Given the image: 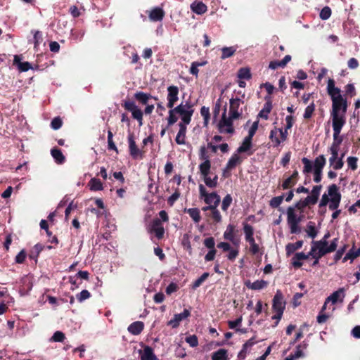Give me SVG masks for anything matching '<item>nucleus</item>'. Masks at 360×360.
<instances>
[{
	"label": "nucleus",
	"instance_id": "f03ea898",
	"mask_svg": "<svg viewBox=\"0 0 360 360\" xmlns=\"http://www.w3.org/2000/svg\"><path fill=\"white\" fill-rule=\"evenodd\" d=\"M194 104L190 101H187L185 103L181 102L179 105L169 110V115L167 117V127L173 125L178 121L179 115L181 118V122L179 124H189L191 122V118L194 112Z\"/></svg>",
	"mask_w": 360,
	"mask_h": 360
},
{
	"label": "nucleus",
	"instance_id": "4be33fe9",
	"mask_svg": "<svg viewBox=\"0 0 360 360\" xmlns=\"http://www.w3.org/2000/svg\"><path fill=\"white\" fill-rule=\"evenodd\" d=\"M179 129L175 139V141L179 145L185 144V138L187 130V125L184 124H178Z\"/></svg>",
	"mask_w": 360,
	"mask_h": 360
},
{
	"label": "nucleus",
	"instance_id": "0e129e2a",
	"mask_svg": "<svg viewBox=\"0 0 360 360\" xmlns=\"http://www.w3.org/2000/svg\"><path fill=\"white\" fill-rule=\"evenodd\" d=\"M62 120L59 117L53 118L51 122V127L55 130L60 129L62 127Z\"/></svg>",
	"mask_w": 360,
	"mask_h": 360
},
{
	"label": "nucleus",
	"instance_id": "6e6552de",
	"mask_svg": "<svg viewBox=\"0 0 360 360\" xmlns=\"http://www.w3.org/2000/svg\"><path fill=\"white\" fill-rule=\"evenodd\" d=\"M287 221L288 225H298L304 218V214L298 212L295 207H289L287 209Z\"/></svg>",
	"mask_w": 360,
	"mask_h": 360
},
{
	"label": "nucleus",
	"instance_id": "aec40b11",
	"mask_svg": "<svg viewBox=\"0 0 360 360\" xmlns=\"http://www.w3.org/2000/svg\"><path fill=\"white\" fill-rule=\"evenodd\" d=\"M224 238L231 241L234 245L240 242V236L235 231L233 226H229L224 234Z\"/></svg>",
	"mask_w": 360,
	"mask_h": 360
},
{
	"label": "nucleus",
	"instance_id": "338daca9",
	"mask_svg": "<svg viewBox=\"0 0 360 360\" xmlns=\"http://www.w3.org/2000/svg\"><path fill=\"white\" fill-rule=\"evenodd\" d=\"M346 95L353 97L356 95V89L353 84H348L345 86Z\"/></svg>",
	"mask_w": 360,
	"mask_h": 360
},
{
	"label": "nucleus",
	"instance_id": "5fc2aeb1",
	"mask_svg": "<svg viewBox=\"0 0 360 360\" xmlns=\"http://www.w3.org/2000/svg\"><path fill=\"white\" fill-rule=\"evenodd\" d=\"M332 11L329 6L323 7L319 14L320 18L326 20H328L331 15Z\"/></svg>",
	"mask_w": 360,
	"mask_h": 360
},
{
	"label": "nucleus",
	"instance_id": "7c9ffc66",
	"mask_svg": "<svg viewBox=\"0 0 360 360\" xmlns=\"http://www.w3.org/2000/svg\"><path fill=\"white\" fill-rule=\"evenodd\" d=\"M148 232L150 234L151 238L155 237L158 239L162 238L165 230L163 226H149Z\"/></svg>",
	"mask_w": 360,
	"mask_h": 360
},
{
	"label": "nucleus",
	"instance_id": "49530a36",
	"mask_svg": "<svg viewBox=\"0 0 360 360\" xmlns=\"http://www.w3.org/2000/svg\"><path fill=\"white\" fill-rule=\"evenodd\" d=\"M302 162L304 165V168H303V173L304 174H309V173H311L312 172V170H314V166L312 165V163L307 158H303L302 159Z\"/></svg>",
	"mask_w": 360,
	"mask_h": 360
},
{
	"label": "nucleus",
	"instance_id": "f8f14e48",
	"mask_svg": "<svg viewBox=\"0 0 360 360\" xmlns=\"http://www.w3.org/2000/svg\"><path fill=\"white\" fill-rule=\"evenodd\" d=\"M243 101L238 98H231L229 101V115H232L233 118H240L242 115V110L239 111L238 109Z\"/></svg>",
	"mask_w": 360,
	"mask_h": 360
},
{
	"label": "nucleus",
	"instance_id": "72a5a7b5",
	"mask_svg": "<svg viewBox=\"0 0 360 360\" xmlns=\"http://www.w3.org/2000/svg\"><path fill=\"white\" fill-rule=\"evenodd\" d=\"M309 205H312L311 201L307 200L306 197L304 200H300L297 202L292 207H295L298 212L304 214V209Z\"/></svg>",
	"mask_w": 360,
	"mask_h": 360
},
{
	"label": "nucleus",
	"instance_id": "f257e3e1",
	"mask_svg": "<svg viewBox=\"0 0 360 360\" xmlns=\"http://www.w3.org/2000/svg\"><path fill=\"white\" fill-rule=\"evenodd\" d=\"M335 84L333 79L330 78L328 80L327 92L332 101L330 110L332 124H345V115L348 108L347 101L342 96L340 89L336 87Z\"/></svg>",
	"mask_w": 360,
	"mask_h": 360
},
{
	"label": "nucleus",
	"instance_id": "f3484780",
	"mask_svg": "<svg viewBox=\"0 0 360 360\" xmlns=\"http://www.w3.org/2000/svg\"><path fill=\"white\" fill-rule=\"evenodd\" d=\"M345 297V289L343 288L338 289L333 292L330 296L326 298V302H330L335 304L337 302H342Z\"/></svg>",
	"mask_w": 360,
	"mask_h": 360
},
{
	"label": "nucleus",
	"instance_id": "39448f33",
	"mask_svg": "<svg viewBox=\"0 0 360 360\" xmlns=\"http://www.w3.org/2000/svg\"><path fill=\"white\" fill-rule=\"evenodd\" d=\"M200 196L209 206H218L220 202V197L215 192L208 193L202 184L199 186Z\"/></svg>",
	"mask_w": 360,
	"mask_h": 360
},
{
	"label": "nucleus",
	"instance_id": "dca6fc26",
	"mask_svg": "<svg viewBox=\"0 0 360 360\" xmlns=\"http://www.w3.org/2000/svg\"><path fill=\"white\" fill-rule=\"evenodd\" d=\"M285 303L283 301V297L280 290H278L273 299V309L274 311H284Z\"/></svg>",
	"mask_w": 360,
	"mask_h": 360
},
{
	"label": "nucleus",
	"instance_id": "13d9d810",
	"mask_svg": "<svg viewBox=\"0 0 360 360\" xmlns=\"http://www.w3.org/2000/svg\"><path fill=\"white\" fill-rule=\"evenodd\" d=\"M315 110V104L312 102L310 105H309L304 110V118L307 120L311 117L313 112Z\"/></svg>",
	"mask_w": 360,
	"mask_h": 360
},
{
	"label": "nucleus",
	"instance_id": "c9c22d12",
	"mask_svg": "<svg viewBox=\"0 0 360 360\" xmlns=\"http://www.w3.org/2000/svg\"><path fill=\"white\" fill-rule=\"evenodd\" d=\"M326 160L323 155L316 157L314 161V169L323 170L326 165Z\"/></svg>",
	"mask_w": 360,
	"mask_h": 360
},
{
	"label": "nucleus",
	"instance_id": "bf43d9fd",
	"mask_svg": "<svg viewBox=\"0 0 360 360\" xmlns=\"http://www.w3.org/2000/svg\"><path fill=\"white\" fill-rule=\"evenodd\" d=\"M231 202H232V197L231 196L230 194H227L224 198V199L222 200L221 209L224 211H226L229 208V207L230 206Z\"/></svg>",
	"mask_w": 360,
	"mask_h": 360
},
{
	"label": "nucleus",
	"instance_id": "a18cd8bd",
	"mask_svg": "<svg viewBox=\"0 0 360 360\" xmlns=\"http://www.w3.org/2000/svg\"><path fill=\"white\" fill-rule=\"evenodd\" d=\"M113 134L111 130L108 131V150H114L118 153L117 148L113 141Z\"/></svg>",
	"mask_w": 360,
	"mask_h": 360
},
{
	"label": "nucleus",
	"instance_id": "393cba45",
	"mask_svg": "<svg viewBox=\"0 0 360 360\" xmlns=\"http://www.w3.org/2000/svg\"><path fill=\"white\" fill-rule=\"evenodd\" d=\"M245 285L249 289L257 290L266 288L268 285V283L264 280H257L255 282H250V281H248L245 283Z\"/></svg>",
	"mask_w": 360,
	"mask_h": 360
},
{
	"label": "nucleus",
	"instance_id": "052dcab7",
	"mask_svg": "<svg viewBox=\"0 0 360 360\" xmlns=\"http://www.w3.org/2000/svg\"><path fill=\"white\" fill-rule=\"evenodd\" d=\"M318 226H307V229L305 230L307 236L309 238H314L319 232Z\"/></svg>",
	"mask_w": 360,
	"mask_h": 360
},
{
	"label": "nucleus",
	"instance_id": "58836bf2",
	"mask_svg": "<svg viewBox=\"0 0 360 360\" xmlns=\"http://www.w3.org/2000/svg\"><path fill=\"white\" fill-rule=\"evenodd\" d=\"M303 245V242L302 240H298L294 243H289L286 245L285 250L287 255L292 254L295 250L302 248Z\"/></svg>",
	"mask_w": 360,
	"mask_h": 360
},
{
	"label": "nucleus",
	"instance_id": "e2e57ef3",
	"mask_svg": "<svg viewBox=\"0 0 360 360\" xmlns=\"http://www.w3.org/2000/svg\"><path fill=\"white\" fill-rule=\"evenodd\" d=\"M91 294L87 290H83L80 293L77 295V299L79 302H82L85 300L89 298Z\"/></svg>",
	"mask_w": 360,
	"mask_h": 360
},
{
	"label": "nucleus",
	"instance_id": "603ef678",
	"mask_svg": "<svg viewBox=\"0 0 360 360\" xmlns=\"http://www.w3.org/2000/svg\"><path fill=\"white\" fill-rule=\"evenodd\" d=\"M200 114L203 117L205 126H207L210 118L209 108L202 106L200 109Z\"/></svg>",
	"mask_w": 360,
	"mask_h": 360
},
{
	"label": "nucleus",
	"instance_id": "79ce46f5",
	"mask_svg": "<svg viewBox=\"0 0 360 360\" xmlns=\"http://www.w3.org/2000/svg\"><path fill=\"white\" fill-rule=\"evenodd\" d=\"M200 172L201 175L203 177V181H204L205 185L211 188H215V186L213 184L214 181H212V179L209 176L210 169H207L206 171H200Z\"/></svg>",
	"mask_w": 360,
	"mask_h": 360
},
{
	"label": "nucleus",
	"instance_id": "ea45409f",
	"mask_svg": "<svg viewBox=\"0 0 360 360\" xmlns=\"http://www.w3.org/2000/svg\"><path fill=\"white\" fill-rule=\"evenodd\" d=\"M238 77L240 79L249 80L252 78L250 70L248 68H241L238 71Z\"/></svg>",
	"mask_w": 360,
	"mask_h": 360
},
{
	"label": "nucleus",
	"instance_id": "412c9836",
	"mask_svg": "<svg viewBox=\"0 0 360 360\" xmlns=\"http://www.w3.org/2000/svg\"><path fill=\"white\" fill-rule=\"evenodd\" d=\"M291 56L286 55L281 60H273L269 64V68L276 70L278 68H285L286 65L291 60Z\"/></svg>",
	"mask_w": 360,
	"mask_h": 360
},
{
	"label": "nucleus",
	"instance_id": "c03bdc74",
	"mask_svg": "<svg viewBox=\"0 0 360 360\" xmlns=\"http://www.w3.org/2000/svg\"><path fill=\"white\" fill-rule=\"evenodd\" d=\"M217 206H208L206 208H205V210H210L212 218L214 219L215 222L218 223L221 221V217L219 210L217 209Z\"/></svg>",
	"mask_w": 360,
	"mask_h": 360
},
{
	"label": "nucleus",
	"instance_id": "473e14b6",
	"mask_svg": "<svg viewBox=\"0 0 360 360\" xmlns=\"http://www.w3.org/2000/svg\"><path fill=\"white\" fill-rule=\"evenodd\" d=\"M242 162V159L238 154H233L226 164V169H232Z\"/></svg>",
	"mask_w": 360,
	"mask_h": 360
},
{
	"label": "nucleus",
	"instance_id": "6ab92c4d",
	"mask_svg": "<svg viewBox=\"0 0 360 360\" xmlns=\"http://www.w3.org/2000/svg\"><path fill=\"white\" fill-rule=\"evenodd\" d=\"M139 353L141 360H158L153 349L149 346H145L143 350H139Z\"/></svg>",
	"mask_w": 360,
	"mask_h": 360
},
{
	"label": "nucleus",
	"instance_id": "69168bd1",
	"mask_svg": "<svg viewBox=\"0 0 360 360\" xmlns=\"http://www.w3.org/2000/svg\"><path fill=\"white\" fill-rule=\"evenodd\" d=\"M186 342L192 347H195L198 345V340L195 335H189L186 338Z\"/></svg>",
	"mask_w": 360,
	"mask_h": 360
},
{
	"label": "nucleus",
	"instance_id": "20e7f679",
	"mask_svg": "<svg viewBox=\"0 0 360 360\" xmlns=\"http://www.w3.org/2000/svg\"><path fill=\"white\" fill-rule=\"evenodd\" d=\"M237 119L238 118H233L231 115L227 117L226 110L225 109L217 125L219 131L220 133L233 134L235 130L233 122L234 120Z\"/></svg>",
	"mask_w": 360,
	"mask_h": 360
},
{
	"label": "nucleus",
	"instance_id": "680f3d73",
	"mask_svg": "<svg viewBox=\"0 0 360 360\" xmlns=\"http://www.w3.org/2000/svg\"><path fill=\"white\" fill-rule=\"evenodd\" d=\"M209 276L208 273H204L200 278H198L193 284L194 289L198 288Z\"/></svg>",
	"mask_w": 360,
	"mask_h": 360
},
{
	"label": "nucleus",
	"instance_id": "37998d69",
	"mask_svg": "<svg viewBox=\"0 0 360 360\" xmlns=\"http://www.w3.org/2000/svg\"><path fill=\"white\" fill-rule=\"evenodd\" d=\"M195 223H198L200 219V210L198 208H190L185 210Z\"/></svg>",
	"mask_w": 360,
	"mask_h": 360
},
{
	"label": "nucleus",
	"instance_id": "09e8293b",
	"mask_svg": "<svg viewBox=\"0 0 360 360\" xmlns=\"http://www.w3.org/2000/svg\"><path fill=\"white\" fill-rule=\"evenodd\" d=\"M358 158L354 156H349L347 158V163L348 166V169H350L352 171H355L358 167Z\"/></svg>",
	"mask_w": 360,
	"mask_h": 360
},
{
	"label": "nucleus",
	"instance_id": "cd10ccee",
	"mask_svg": "<svg viewBox=\"0 0 360 360\" xmlns=\"http://www.w3.org/2000/svg\"><path fill=\"white\" fill-rule=\"evenodd\" d=\"M134 98L138 101L140 103L146 105L148 102L149 99L154 98L158 100L157 97H153L150 94L144 93L143 91H137L134 94Z\"/></svg>",
	"mask_w": 360,
	"mask_h": 360
},
{
	"label": "nucleus",
	"instance_id": "ddd939ff",
	"mask_svg": "<svg viewBox=\"0 0 360 360\" xmlns=\"http://www.w3.org/2000/svg\"><path fill=\"white\" fill-rule=\"evenodd\" d=\"M244 232L245 233V238L250 245V251L253 254H256L259 252V246L255 243V239L252 237L253 230L252 226H244Z\"/></svg>",
	"mask_w": 360,
	"mask_h": 360
},
{
	"label": "nucleus",
	"instance_id": "0eeeda50",
	"mask_svg": "<svg viewBox=\"0 0 360 360\" xmlns=\"http://www.w3.org/2000/svg\"><path fill=\"white\" fill-rule=\"evenodd\" d=\"M122 105L126 110L131 112L132 117L139 122V125H142L143 112L136 105L134 101H124Z\"/></svg>",
	"mask_w": 360,
	"mask_h": 360
},
{
	"label": "nucleus",
	"instance_id": "4468645a",
	"mask_svg": "<svg viewBox=\"0 0 360 360\" xmlns=\"http://www.w3.org/2000/svg\"><path fill=\"white\" fill-rule=\"evenodd\" d=\"M264 100L265 103L264 104V107L258 113L257 117L267 120L269 119V114L271 112L273 108L272 99L271 96H266L264 97Z\"/></svg>",
	"mask_w": 360,
	"mask_h": 360
},
{
	"label": "nucleus",
	"instance_id": "8fccbe9b",
	"mask_svg": "<svg viewBox=\"0 0 360 360\" xmlns=\"http://www.w3.org/2000/svg\"><path fill=\"white\" fill-rule=\"evenodd\" d=\"M284 198V195L274 197L269 201V205L272 208H277L282 203Z\"/></svg>",
	"mask_w": 360,
	"mask_h": 360
},
{
	"label": "nucleus",
	"instance_id": "a211bd4d",
	"mask_svg": "<svg viewBox=\"0 0 360 360\" xmlns=\"http://www.w3.org/2000/svg\"><path fill=\"white\" fill-rule=\"evenodd\" d=\"M190 314V311L185 309L182 313L175 314L174 318L168 322V325L171 326L172 328H176L179 326L180 322L188 318Z\"/></svg>",
	"mask_w": 360,
	"mask_h": 360
},
{
	"label": "nucleus",
	"instance_id": "bb28decb",
	"mask_svg": "<svg viewBox=\"0 0 360 360\" xmlns=\"http://www.w3.org/2000/svg\"><path fill=\"white\" fill-rule=\"evenodd\" d=\"M13 64L18 66L20 72H26L32 69L31 63L29 62H21L20 57L18 55L14 56Z\"/></svg>",
	"mask_w": 360,
	"mask_h": 360
},
{
	"label": "nucleus",
	"instance_id": "9b49d317",
	"mask_svg": "<svg viewBox=\"0 0 360 360\" xmlns=\"http://www.w3.org/2000/svg\"><path fill=\"white\" fill-rule=\"evenodd\" d=\"M199 159L203 161L199 165L200 171H206L211 169L210 156L205 146H201L200 148Z\"/></svg>",
	"mask_w": 360,
	"mask_h": 360
},
{
	"label": "nucleus",
	"instance_id": "774afa93",
	"mask_svg": "<svg viewBox=\"0 0 360 360\" xmlns=\"http://www.w3.org/2000/svg\"><path fill=\"white\" fill-rule=\"evenodd\" d=\"M65 339V335L60 331H56L54 333L51 338V340L54 342H63Z\"/></svg>",
	"mask_w": 360,
	"mask_h": 360
},
{
	"label": "nucleus",
	"instance_id": "c756f323",
	"mask_svg": "<svg viewBox=\"0 0 360 360\" xmlns=\"http://www.w3.org/2000/svg\"><path fill=\"white\" fill-rule=\"evenodd\" d=\"M321 188V185L314 186L311 191V195L307 197V200L311 201V205H315L318 202Z\"/></svg>",
	"mask_w": 360,
	"mask_h": 360
},
{
	"label": "nucleus",
	"instance_id": "864d4df0",
	"mask_svg": "<svg viewBox=\"0 0 360 360\" xmlns=\"http://www.w3.org/2000/svg\"><path fill=\"white\" fill-rule=\"evenodd\" d=\"M328 195L332 198H341V195L338 191V187L336 184H332L328 187Z\"/></svg>",
	"mask_w": 360,
	"mask_h": 360
},
{
	"label": "nucleus",
	"instance_id": "2f4dec72",
	"mask_svg": "<svg viewBox=\"0 0 360 360\" xmlns=\"http://www.w3.org/2000/svg\"><path fill=\"white\" fill-rule=\"evenodd\" d=\"M143 322L136 321L129 325L128 331L133 335H139L143 330Z\"/></svg>",
	"mask_w": 360,
	"mask_h": 360
},
{
	"label": "nucleus",
	"instance_id": "a878e982",
	"mask_svg": "<svg viewBox=\"0 0 360 360\" xmlns=\"http://www.w3.org/2000/svg\"><path fill=\"white\" fill-rule=\"evenodd\" d=\"M191 10L198 15H202L207 11V7L202 1H195L191 4Z\"/></svg>",
	"mask_w": 360,
	"mask_h": 360
},
{
	"label": "nucleus",
	"instance_id": "c85d7f7f",
	"mask_svg": "<svg viewBox=\"0 0 360 360\" xmlns=\"http://www.w3.org/2000/svg\"><path fill=\"white\" fill-rule=\"evenodd\" d=\"M51 154L57 164L61 165L65 162V157L60 149L54 147L51 150Z\"/></svg>",
	"mask_w": 360,
	"mask_h": 360
},
{
	"label": "nucleus",
	"instance_id": "9d476101",
	"mask_svg": "<svg viewBox=\"0 0 360 360\" xmlns=\"http://www.w3.org/2000/svg\"><path fill=\"white\" fill-rule=\"evenodd\" d=\"M167 106L170 110L174 108L175 103L177 102L179 97V88L176 86L171 85L167 87Z\"/></svg>",
	"mask_w": 360,
	"mask_h": 360
},
{
	"label": "nucleus",
	"instance_id": "e433bc0d",
	"mask_svg": "<svg viewBox=\"0 0 360 360\" xmlns=\"http://www.w3.org/2000/svg\"><path fill=\"white\" fill-rule=\"evenodd\" d=\"M237 46L223 47L221 49V58L224 60L230 58L236 52Z\"/></svg>",
	"mask_w": 360,
	"mask_h": 360
},
{
	"label": "nucleus",
	"instance_id": "4c0bfd02",
	"mask_svg": "<svg viewBox=\"0 0 360 360\" xmlns=\"http://www.w3.org/2000/svg\"><path fill=\"white\" fill-rule=\"evenodd\" d=\"M168 214L166 211L161 210L159 212V217H156L153 219V224L151 225L158 226L161 225L162 222H166L168 221Z\"/></svg>",
	"mask_w": 360,
	"mask_h": 360
},
{
	"label": "nucleus",
	"instance_id": "5701e85b",
	"mask_svg": "<svg viewBox=\"0 0 360 360\" xmlns=\"http://www.w3.org/2000/svg\"><path fill=\"white\" fill-rule=\"evenodd\" d=\"M165 16V11L162 8L155 7L149 13V18L151 21H161Z\"/></svg>",
	"mask_w": 360,
	"mask_h": 360
},
{
	"label": "nucleus",
	"instance_id": "3c124183",
	"mask_svg": "<svg viewBox=\"0 0 360 360\" xmlns=\"http://www.w3.org/2000/svg\"><path fill=\"white\" fill-rule=\"evenodd\" d=\"M43 249H44V246L41 244H40V243L36 244L33 247V249L31 251V253L30 255V258L31 259H37V257L39 256V253L42 251Z\"/></svg>",
	"mask_w": 360,
	"mask_h": 360
},
{
	"label": "nucleus",
	"instance_id": "b1692460",
	"mask_svg": "<svg viewBox=\"0 0 360 360\" xmlns=\"http://www.w3.org/2000/svg\"><path fill=\"white\" fill-rule=\"evenodd\" d=\"M129 140V153L133 158H137V157L141 155V151L137 147L136 142L134 139V136L132 134L129 135L128 137Z\"/></svg>",
	"mask_w": 360,
	"mask_h": 360
},
{
	"label": "nucleus",
	"instance_id": "6e6d98bb",
	"mask_svg": "<svg viewBox=\"0 0 360 360\" xmlns=\"http://www.w3.org/2000/svg\"><path fill=\"white\" fill-rule=\"evenodd\" d=\"M297 182L292 179L290 176L285 179L281 184V187L283 190H287L293 187Z\"/></svg>",
	"mask_w": 360,
	"mask_h": 360
},
{
	"label": "nucleus",
	"instance_id": "de8ad7c7",
	"mask_svg": "<svg viewBox=\"0 0 360 360\" xmlns=\"http://www.w3.org/2000/svg\"><path fill=\"white\" fill-rule=\"evenodd\" d=\"M360 255V249H352L346 254L345 257L343 258V262H346L348 259L353 260Z\"/></svg>",
	"mask_w": 360,
	"mask_h": 360
},
{
	"label": "nucleus",
	"instance_id": "a19ab883",
	"mask_svg": "<svg viewBox=\"0 0 360 360\" xmlns=\"http://www.w3.org/2000/svg\"><path fill=\"white\" fill-rule=\"evenodd\" d=\"M89 184L90 186V189L92 191H102L103 189V184L98 179H91Z\"/></svg>",
	"mask_w": 360,
	"mask_h": 360
},
{
	"label": "nucleus",
	"instance_id": "f704fd0d",
	"mask_svg": "<svg viewBox=\"0 0 360 360\" xmlns=\"http://www.w3.org/2000/svg\"><path fill=\"white\" fill-rule=\"evenodd\" d=\"M212 360H229L228 352L225 349H220L212 355Z\"/></svg>",
	"mask_w": 360,
	"mask_h": 360
},
{
	"label": "nucleus",
	"instance_id": "423d86ee",
	"mask_svg": "<svg viewBox=\"0 0 360 360\" xmlns=\"http://www.w3.org/2000/svg\"><path fill=\"white\" fill-rule=\"evenodd\" d=\"M288 130L285 128H274L270 131L269 139L273 142L274 147H278L282 141H286L288 138Z\"/></svg>",
	"mask_w": 360,
	"mask_h": 360
},
{
	"label": "nucleus",
	"instance_id": "4d7b16f0",
	"mask_svg": "<svg viewBox=\"0 0 360 360\" xmlns=\"http://www.w3.org/2000/svg\"><path fill=\"white\" fill-rule=\"evenodd\" d=\"M180 191H179L178 188H176L174 191V193L168 198L167 199V204L169 205V206H173L174 204L175 203V202L179 199V198L180 197Z\"/></svg>",
	"mask_w": 360,
	"mask_h": 360
},
{
	"label": "nucleus",
	"instance_id": "1a4fd4ad",
	"mask_svg": "<svg viewBox=\"0 0 360 360\" xmlns=\"http://www.w3.org/2000/svg\"><path fill=\"white\" fill-rule=\"evenodd\" d=\"M79 212L77 210V204L71 202L65 210V220L67 223L69 221V219L72 217V225H79L77 214Z\"/></svg>",
	"mask_w": 360,
	"mask_h": 360
},
{
	"label": "nucleus",
	"instance_id": "2eb2a0df",
	"mask_svg": "<svg viewBox=\"0 0 360 360\" xmlns=\"http://www.w3.org/2000/svg\"><path fill=\"white\" fill-rule=\"evenodd\" d=\"M345 124H332L333 129V142L331 146L339 148L342 142V138L340 136L342 127Z\"/></svg>",
	"mask_w": 360,
	"mask_h": 360
},
{
	"label": "nucleus",
	"instance_id": "7ed1b4c3",
	"mask_svg": "<svg viewBox=\"0 0 360 360\" xmlns=\"http://www.w3.org/2000/svg\"><path fill=\"white\" fill-rule=\"evenodd\" d=\"M330 237V233H327L323 238L319 241H313L309 255L314 258H321L328 253L335 251L338 247V238H334L330 244L327 239Z\"/></svg>",
	"mask_w": 360,
	"mask_h": 360
}]
</instances>
